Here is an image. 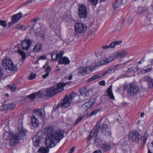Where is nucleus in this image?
<instances>
[{
	"mask_svg": "<svg viewBox=\"0 0 153 153\" xmlns=\"http://www.w3.org/2000/svg\"><path fill=\"white\" fill-rule=\"evenodd\" d=\"M44 131L48 137L45 141L46 146L48 148L54 146L64 137V131H55L52 126H46Z\"/></svg>",
	"mask_w": 153,
	"mask_h": 153,
	"instance_id": "obj_1",
	"label": "nucleus"
},
{
	"mask_svg": "<svg viewBox=\"0 0 153 153\" xmlns=\"http://www.w3.org/2000/svg\"><path fill=\"white\" fill-rule=\"evenodd\" d=\"M26 132V130L22 128L19 133L13 134L11 132H9V142L10 145L14 146L18 144L21 137L25 135Z\"/></svg>",
	"mask_w": 153,
	"mask_h": 153,
	"instance_id": "obj_2",
	"label": "nucleus"
},
{
	"mask_svg": "<svg viewBox=\"0 0 153 153\" xmlns=\"http://www.w3.org/2000/svg\"><path fill=\"white\" fill-rule=\"evenodd\" d=\"M76 96V94L75 92L71 93L69 95V97L68 95H66L64 98L61 100V105H58L56 108H59L60 106L65 108L68 107L70 105L73 99Z\"/></svg>",
	"mask_w": 153,
	"mask_h": 153,
	"instance_id": "obj_3",
	"label": "nucleus"
},
{
	"mask_svg": "<svg viewBox=\"0 0 153 153\" xmlns=\"http://www.w3.org/2000/svg\"><path fill=\"white\" fill-rule=\"evenodd\" d=\"M125 90L128 95L133 96L137 94L139 91V87L133 83H130L125 86Z\"/></svg>",
	"mask_w": 153,
	"mask_h": 153,
	"instance_id": "obj_4",
	"label": "nucleus"
},
{
	"mask_svg": "<svg viewBox=\"0 0 153 153\" xmlns=\"http://www.w3.org/2000/svg\"><path fill=\"white\" fill-rule=\"evenodd\" d=\"M3 67L6 70H8L11 71H16L18 69L16 65H14L13 63L10 59H5L2 62Z\"/></svg>",
	"mask_w": 153,
	"mask_h": 153,
	"instance_id": "obj_5",
	"label": "nucleus"
},
{
	"mask_svg": "<svg viewBox=\"0 0 153 153\" xmlns=\"http://www.w3.org/2000/svg\"><path fill=\"white\" fill-rule=\"evenodd\" d=\"M61 91L60 89L58 88L57 85L56 88L52 87L47 89L43 92L42 95L43 94L44 97L49 98L54 96L58 92Z\"/></svg>",
	"mask_w": 153,
	"mask_h": 153,
	"instance_id": "obj_6",
	"label": "nucleus"
},
{
	"mask_svg": "<svg viewBox=\"0 0 153 153\" xmlns=\"http://www.w3.org/2000/svg\"><path fill=\"white\" fill-rule=\"evenodd\" d=\"M93 70L92 66L87 67L86 68L84 66H80L77 69V74L81 76L90 73Z\"/></svg>",
	"mask_w": 153,
	"mask_h": 153,
	"instance_id": "obj_7",
	"label": "nucleus"
},
{
	"mask_svg": "<svg viewBox=\"0 0 153 153\" xmlns=\"http://www.w3.org/2000/svg\"><path fill=\"white\" fill-rule=\"evenodd\" d=\"M78 13L79 16L81 18H85L87 16L86 7L82 4H80L78 6Z\"/></svg>",
	"mask_w": 153,
	"mask_h": 153,
	"instance_id": "obj_8",
	"label": "nucleus"
},
{
	"mask_svg": "<svg viewBox=\"0 0 153 153\" xmlns=\"http://www.w3.org/2000/svg\"><path fill=\"white\" fill-rule=\"evenodd\" d=\"M101 120H100V121L97 123V124L94 127L93 130L90 133L89 137L87 139L88 141H89L90 139L93 137L94 135H95V137H96L97 136L98 131L100 128L101 121Z\"/></svg>",
	"mask_w": 153,
	"mask_h": 153,
	"instance_id": "obj_9",
	"label": "nucleus"
},
{
	"mask_svg": "<svg viewBox=\"0 0 153 153\" xmlns=\"http://www.w3.org/2000/svg\"><path fill=\"white\" fill-rule=\"evenodd\" d=\"M22 17V14L20 12L12 16L11 21L8 24L9 27L12 26L14 24L18 22Z\"/></svg>",
	"mask_w": 153,
	"mask_h": 153,
	"instance_id": "obj_10",
	"label": "nucleus"
},
{
	"mask_svg": "<svg viewBox=\"0 0 153 153\" xmlns=\"http://www.w3.org/2000/svg\"><path fill=\"white\" fill-rule=\"evenodd\" d=\"M76 31L78 33H82L85 31L87 27L82 23H77L75 25Z\"/></svg>",
	"mask_w": 153,
	"mask_h": 153,
	"instance_id": "obj_11",
	"label": "nucleus"
},
{
	"mask_svg": "<svg viewBox=\"0 0 153 153\" xmlns=\"http://www.w3.org/2000/svg\"><path fill=\"white\" fill-rule=\"evenodd\" d=\"M128 137L130 140L134 141H138L141 138L142 136L137 131H135L130 133Z\"/></svg>",
	"mask_w": 153,
	"mask_h": 153,
	"instance_id": "obj_12",
	"label": "nucleus"
},
{
	"mask_svg": "<svg viewBox=\"0 0 153 153\" xmlns=\"http://www.w3.org/2000/svg\"><path fill=\"white\" fill-rule=\"evenodd\" d=\"M115 57L114 55V56H111L107 58L106 60H103L97 63L96 65L95 66V68L99 66L105 65L106 64L108 63H109L113 60H114L115 59Z\"/></svg>",
	"mask_w": 153,
	"mask_h": 153,
	"instance_id": "obj_13",
	"label": "nucleus"
},
{
	"mask_svg": "<svg viewBox=\"0 0 153 153\" xmlns=\"http://www.w3.org/2000/svg\"><path fill=\"white\" fill-rule=\"evenodd\" d=\"M32 43V41L29 39H25L23 40L21 43L22 49L25 50L29 49Z\"/></svg>",
	"mask_w": 153,
	"mask_h": 153,
	"instance_id": "obj_14",
	"label": "nucleus"
},
{
	"mask_svg": "<svg viewBox=\"0 0 153 153\" xmlns=\"http://www.w3.org/2000/svg\"><path fill=\"white\" fill-rule=\"evenodd\" d=\"M114 55L116 58H123L127 55V53L125 51H120L114 53Z\"/></svg>",
	"mask_w": 153,
	"mask_h": 153,
	"instance_id": "obj_15",
	"label": "nucleus"
},
{
	"mask_svg": "<svg viewBox=\"0 0 153 153\" xmlns=\"http://www.w3.org/2000/svg\"><path fill=\"white\" fill-rule=\"evenodd\" d=\"M120 66L119 64H117L114 66H111L108 70L102 72L103 76H105L112 71H114L117 69V67Z\"/></svg>",
	"mask_w": 153,
	"mask_h": 153,
	"instance_id": "obj_16",
	"label": "nucleus"
},
{
	"mask_svg": "<svg viewBox=\"0 0 153 153\" xmlns=\"http://www.w3.org/2000/svg\"><path fill=\"white\" fill-rule=\"evenodd\" d=\"M70 62V61L68 57L64 56L59 59L58 61V64H63L66 65L69 64Z\"/></svg>",
	"mask_w": 153,
	"mask_h": 153,
	"instance_id": "obj_17",
	"label": "nucleus"
},
{
	"mask_svg": "<svg viewBox=\"0 0 153 153\" xmlns=\"http://www.w3.org/2000/svg\"><path fill=\"white\" fill-rule=\"evenodd\" d=\"M44 111H42V110L40 109H35L33 111V112L37 115L39 118H41L43 120L45 117Z\"/></svg>",
	"mask_w": 153,
	"mask_h": 153,
	"instance_id": "obj_18",
	"label": "nucleus"
},
{
	"mask_svg": "<svg viewBox=\"0 0 153 153\" xmlns=\"http://www.w3.org/2000/svg\"><path fill=\"white\" fill-rule=\"evenodd\" d=\"M142 80L148 82L149 86L150 88L153 87V79L148 76H144L142 78Z\"/></svg>",
	"mask_w": 153,
	"mask_h": 153,
	"instance_id": "obj_19",
	"label": "nucleus"
},
{
	"mask_svg": "<svg viewBox=\"0 0 153 153\" xmlns=\"http://www.w3.org/2000/svg\"><path fill=\"white\" fill-rule=\"evenodd\" d=\"M33 145L36 146H39L41 142V138L40 136H36L32 138Z\"/></svg>",
	"mask_w": 153,
	"mask_h": 153,
	"instance_id": "obj_20",
	"label": "nucleus"
},
{
	"mask_svg": "<svg viewBox=\"0 0 153 153\" xmlns=\"http://www.w3.org/2000/svg\"><path fill=\"white\" fill-rule=\"evenodd\" d=\"M94 103L91 100H90L88 102L85 103L82 107L85 109V111H87L90 108L93 106Z\"/></svg>",
	"mask_w": 153,
	"mask_h": 153,
	"instance_id": "obj_21",
	"label": "nucleus"
},
{
	"mask_svg": "<svg viewBox=\"0 0 153 153\" xmlns=\"http://www.w3.org/2000/svg\"><path fill=\"white\" fill-rule=\"evenodd\" d=\"M31 119L32 124L33 126L36 127L39 125V120L35 115H32Z\"/></svg>",
	"mask_w": 153,
	"mask_h": 153,
	"instance_id": "obj_22",
	"label": "nucleus"
},
{
	"mask_svg": "<svg viewBox=\"0 0 153 153\" xmlns=\"http://www.w3.org/2000/svg\"><path fill=\"white\" fill-rule=\"evenodd\" d=\"M112 86L111 85L107 90V95L108 96L109 98L112 100H114L115 99L113 93L112 91Z\"/></svg>",
	"mask_w": 153,
	"mask_h": 153,
	"instance_id": "obj_23",
	"label": "nucleus"
},
{
	"mask_svg": "<svg viewBox=\"0 0 153 153\" xmlns=\"http://www.w3.org/2000/svg\"><path fill=\"white\" fill-rule=\"evenodd\" d=\"M42 95L40 91H38L36 93H33L30 95H27V97L32 100L35 99L36 97Z\"/></svg>",
	"mask_w": 153,
	"mask_h": 153,
	"instance_id": "obj_24",
	"label": "nucleus"
},
{
	"mask_svg": "<svg viewBox=\"0 0 153 153\" xmlns=\"http://www.w3.org/2000/svg\"><path fill=\"white\" fill-rule=\"evenodd\" d=\"M104 142L102 140L97 138L95 139L94 143L97 146L100 148Z\"/></svg>",
	"mask_w": 153,
	"mask_h": 153,
	"instance_id": "obj_25",
	"label": "nucleus"
},
{
	"mask_svg": "<svg viewBox=\"0 0 153 153\" xmlns=\"http://www.w3.org/2000/svg\"><path fill=\"white\" fill-rule=\"evenodd\" d=\"M71 82L69 81L65 82L59 83L57 84L58 88H60L62 91L64 89V87L67 85L70 84Z\"/></svg>",
	"mask_w": 153,
	"mask_h": 153,
	"instance_id": "obj_26",
	"label": "nucleus"
},
{
	"mask_svg": "<svg viewBox=\"0 0 153 153\" xmlns=\"http://www.w3.org/2000/svg\"><path fill=\"white\" fill-rule=\"evenodd\" d=\"M48 21L50 23V27L53 29L54 27L56 25L55 23V20L53 17L51 16L49 18H48Z\"/></svg>",
	"mask_w": 153,
	"mask_h": 153,
	"instance_id": "obj_27",
	"label": "nucleus"
},
{
	"mask_svg": "<svg viewBox=\"0 0 153 153\" xmlns=\"http://www.w3.org/2000/svg\"><path fill=\"white\" fill-rule=\"evenodd\" d=\"M122 42V41H115L111 42L109 44V48H115L116 45H121Z\"/></svg>",
	"mask_w": 153,
	"mask_h": 153,
	"instance_id": "obj_28",
	"label": "nucleus"
},
{
	"mask_svg": "<svg viewBox=\"0 0 153 153\" xmlns=\"http://www.w3.org/2000/svg\"><path fill=\"white\" fill-rule=\"evenodd\" d=\"M51 71V68L49 66H47L46 68V70L45 71L46 74L43 75L42 76V78L43 79H45L47 77H48L49 76V74Z\"/></svg>",
	"mask_w": 153,
	"mask_h": 153,
	"instance_id": "obj_29",
	"label": "nucleus"
},
{
	"mask_svg": "<svg viewBox=\"0 0 153 153\" xmlns=\"http://www.w3.org/2000/svg\"><path fill=\"white\" fill-rule=\"evenodd\" d=\"M100 148H101L102 150L106 151L110 149L111 146L109 144H105L104 142Z\"/></svg>",
	"mask_w": 153,
	"mask_h": 153,
	"instance_id": "obj_30",
	"label": "nucleus"
},
{
	"mask_svg": "<svg viewBox=\"0 0 153 153\" xmlns=\"http://www.w3.org/2000/svg\"><path fill=\"white\" fill-rule=\"evenodd\" d=\"M49 149L45 147H41L38 150L39 153H48Z\"/></svg>",
	"mask_w": 153,
	"mask_h": 153,
	"instance_id": "obj_31",
	"label": "nucleus"
},
{
	"mask_svg": "<svg viewBox=\"0 0 153 153\" xmlns=\"http://www.w3.org/2000/svg\"><path fill=\"white\" fill-rule=\"evenodd\" d=\"M128 68V71L129 72H135L140 69V68H138L137 65L136 66L135 65H133L132 67H131L130 68Z\"/></svg>",
	"mask_w": 153,
	"mask_h": 153,
	"instance_id": "obj_32",
	"label": "nucleus"
},
{
	"mask_svg": "<svg viewBox=\"0 0 153 153\" xmlns=\"http://www.w3.org/2000/svg\"><path fill=\"white\" fill-rule=\"evenodd\" d=\"M146 9L143 7H139L136 10V12L139 15H141L143 13L145 10Z\"/></svg>",
	"mask_w": 153,
	"mask_h": 153,
	"instance_id": "obj_33",
	"label": "nucleus"
},
{
	"mask_svg": "<svg viewBox=\"0 0 153 153\" xmlns=\"http://www.w3.org/2000/svg\"><path fill=\"white\" fill-rule=\"evenodd\" d=\"M101 132L105 136H109L111 134V129L110 128H108L104 130H102Z\"/></svg>",
	"mask_w": 153,
	"mask_h": 153,
	"instance_id": "obj_34",
	"label": "nucleus"
},
{
	"mask_svg": "<svg viewBox=\"0 0 153 153\" xmlns=\"http://www.w3.org/2000/svg\"><path fill=\"white\" fill-rule=\"evenodd\" d=\"M103 76H103L102 73L100 74L99 75H97L96 76L94 75L92 77L88 79V82H91L92 81L94 80L97 78H98L101 77H102Z\"/></svg>",
	"mask_w": 153,
	"mask_h": 153,
	"instance_id": "obj_35",
	"label": "nucleus"
},
{
	"mask_svg": "<svg viewBox=\"0 0 153 153\" xmlns=\"http://www.w3.org/2000/svg\"><path fill=\"white\" fill-rule=\"evenodd\" d=\"M41 45L40 43L37 44L33 49V50L35 52H39L41 51Z\"/></svg>",
	"mask_w": 153,
	"mask_h": 153,
	"instance_id": "obj_36",
	"label": "nucleus"
},
{
	"mask_svg": "<svg viewBox=\"0 0 153 153\" xmlns=\"http://www.w3.org/2000/svg\"><path fill=\"white\" fill-rule=\"evenodd\" d=\"M51 57L53 60L54 61L59 59L58 53L57 52H54L51 55Z\"/></svg>",
	"mask_w": 153,
	"mask_h": 153,
	"instance_id": "obj_37",
	"label": "nucleus"
},
{
	"mask_svg": "<svg viewBox=\"0 0 153 153\" xmlns=\"http://www.w3.org/2000/svg\"><path fill=\"white\" fill-rule=\"evenodd\" d=\"M18 53L22 56V60L25 59V58L26 55L25 53L22 50H19L18 51Z\"/></svg>",
	"mask_w": 153,
	"mask_h": 153,
	"instance_id": "obj_38",
	"label": "nucleus"
},
{
	"mask_svg": "<svg viewBox=\"0 0 153 153\" xmlns=\"http://www.w3.org/2000/svg\"><path fill=\"white\" fill-rule=\"evenodd\" d=\"M108 128H110L108 126V125L106 124L105 122L102 123L101 127L100 128V132L102 131V130H104L105 129Z\"/></svg>",
	"mask_w": 153,
	"mask_h": 153,
	"instance_id": "obj_39",
	"label": "nucleus"
},
{
	"mask_svg": "<svg viewBox=\"0 0 153 153\" xmlns=\"http://www.w3.org/2000/svg\"><path fill=\"white\" fill-rule=\"evenodd\" d=\"M121 3V0H116V2L113 4V7L114 9L117 8L120 4Z\"/></svg>",
	"mask_w": 153,
	"mask_h": 153,
	"instance_id": "obj_40",
	"label": "nucleus"
},
{
	"mask_svg": "<svg viewBox=\"0 0 153 153\" xmlns=\"http://www.w3.org/2000/svg\"><path fill=\"white\" fill-rule=\"evenodd\" d=\"M0 25L3 27H5L7 25V22L5 21L1 20L0 19Z\"/></svg>",
	"mask_w": 153,
	"mask_h": 153,
	"instance_id": "obj_41",
	"label": "nucleus"
},
{
	"mask_svg": "<svg viewBox=\"0 0 153 153\" xmlns=\"http://www.w3.org/2000/svg\"><path fill=\"white\" fill-rule=\"evenodd\" d=\"M100 110L98 109H95L93 110L91 113L90 116L94 115L96 114Z\"/></svg>",
	"mask_w": 153,
	"mask_h": 153,
	"instance_id": "obj_42",
	"label": "nucleus"
},
{
	"mask_svg": "<svg viewBox=\"0 0 153 153\" xmlns=\"http://www.w3.org/2000/svg\"><path fill=\"white\" fill-rule=\"evenodd\" d=\"M7 106L8 108L12 109L15 107V105L13 103H10L8 104Z\"/></svg>",
	"mask_w": 153,
	"mask_h": 153,
	"instance_id": "obj_43",
	"label": "nucleus"
},
{
	"mask_svg": "<svg viewBox=\"0 0 153 153\" xmlns=\"http://www.w3.org/2000/svg\"><path fill=\"white\" fill-rule=\"evenodd\" d=\"M36 75L35 73H31L30 75L28 77V79L29 80H32L35 77Z\"/></svg>",
	"mask_w": 153,
	"mask_h": 153,
	"instance_id": "obj_44",
	"label": "nucleus"
},
{
	"mask_svg": "<svg viewBox=\"0 0 153 153\" xmlns=\"http://www.w3.org/2000/svg\"><path fill=\"white\" fill-rule=\"evenodd\" d=\"M4 71L3 68L0 66V79L2 78L4 75Z\"/></svg>",
	"mask_w": 153,
	"mask_h": 153,
	"instance_id": "obj_45",
	"label": "nucleus"
},
{
	"mask_svg": "<svg viewBox=\"0 0 153 153\" xmlns=\"http://www.w3.org/2000/svg\"><path fill=\"white\" fill-rule=\"evenodd\" d=\"M15 28L20 30H23V26L20 24H18L16 25Z\"/></svg>",
	"mask_w": 153,
	"mask_h": 153,
	"instance_id": "obj_46",
	"label": "nucleus"
},
{
	"mask_svg": "<svg viewBox=\"0 0 153 153\" xmlns=\"http://www.w3.org/2000/svg\"><path fill=\"white\" fill-rule=\"evenodd\" d=\"M8 87L13 91H14L16 89V86L15 85H8Z\"/></svg>",
	"mask_w": 153,
	"mask_h": 153,
	"instance_id": "obj_47",
	"label": "nucleus"
},
{
	"mask_svg": "<svg viewBox=\"0 0 153 153\" xmlns=\"http://www.w3.org/2000/svg\"><path fill=\"white\" fill-rule=\"evenodd\" d=\"M84 117H79L76 120L74 125L80 122L81 120Z\"/></svg>",
	"mask_w": 153,
	"mask_h": 153,
	"instance_id": "obj_48",
	"label": "nucleus"
},
{
	"mask_svg": "<svg viewBox=\"0 0 153 153\" xmlns=\"http://www.w3.org/2000/svg\"><path fill=\"white\" fill-rule=\"evenodd\" d=\"M91 1L92 4L94 5H96L98 2V0H89Z\"/></svg>",
	"mask_w": 153,
	"mask_h": 153,
	"instance_id": "obj_49",
	"label": "nucleus"
},
{
	"mask_svg": "<svg viewBox=\"0 0 153 153\" xmlns=\"http://www.w3.org/2000/svg\"><path fill=\"white\" fill-rule=\"evenodd\" d=\"M64 53V52L62 51H60V53L59 54L58 53V55L59 56V58L60 59V58H62L63 55Z\"/></svg>",
	"mask_w": 153,
	"mask_h": 153,
	"instance_id": "obj_50",
	"label": "nucleus"
},
{
	"mask_svg": "<svg viewBox=\"0 0 153 153\" xmlns=\"http://www.w3.org/2000/svg\"><path fill=\"white\" fill-rule=\"evenodd\" d=\"M83 91L84 92V93H83V95H84V96L85 97H86L88 95V91H87L85 89Z\"/></svg>",
	"mask_w": 153,
	"mask_h": 153,
	"instance_id": "obj_51",
	"label": "nucleus"
},
{
	"mask_svg": "<svg viewBox=\"0 0 153 153\" xmlns=\"http://www.w3.org/2000/svg\"><path fill=\"white\" fill-rule=\"evenodd\" d=\"M75 146L72 147L71 149H70L68 152V153H72L74 151Z\"/></svg>",
	"mask_w": 153,
	"mask_h": 153,
	"instance_id": "obj_52",
	"label": "nucleus"
},
{
	"mask_svg": "<svg viewBox=\"0 0 153 153\" xmlns=\"http://www.w3.org/2000/svg\"><path fill=\"white\" fill-rule=\"evenodd\" d=\"M128 23L129 24H131L132 22V20L131 18H128L127 20Z\"/></svg>",
	"mask_w": 153,
	"mask_h": 153,
	"instance_id": "obj_53",
	"label": "nucleus"
},
{
	"mask_svg": "<svg viewBox=\"0 0 153 153\" xmlns=\"http://www.w3.org/2000/svg\"><path fill=\"white\" fill-rule=\"evenodd\" d=\"M46 58V56L45 55H43L40 56L39 57V59H45Z\"/></svg>",
	"mask_w": 153,
	"mask_h": 153,
	"instance_id": "obj_54",
	"label": "nucleus"
},
{
	"mask_svg": "<svg viewBox=\"0 0 153 153\" xmlns=\"http://www.w3.org/2000/svg\"><path fill=\"white\" fill-rule=\"evenodd\" d=\"M72 76H73L72 74H70L68 77H67V76H66L65 78H68V80H70L72 79Z\"/></svg>",
	"mask_w": 153,
	"mask_h": 153,
	"instance_id": "obj_55",
	"label": "nucleus"
},
{
	"mask_svg": "<svg viewBox=\"0 0 153 153\" xmlns=\"http://www.w3.org/2000/svg\"><path fill=\"white\" fill-rule=\"evenodd\" d=\"M40 19V18L39 17H37L34 19L33 20V21L34 22H37L38 20Z\"/></svg>",
	"mask_w": 153,
	"mask_h": 153,
	"instance_id": "obj_56",
	"label": "nucleus"
},
{
	"mask_svg": "<svg viewBox=\"0 0 153 153\" xmlns=\"http://www.w3.org/2000/svg\"><path fill=\"white\" fill-rule=\"evenodd\" d=\"M99 83L100 85L102 86H104L105 85V82L104 80H102V81L100 82Z\"/></svg>",
	"mask_w": 153,
	"mask_h": 153,
	"instance_id": "obj_57",
	"label": "nucleus"
},
{
	"mask_svg": "<svg viewBox=\"0 0 153 153\" xmlns=\"http://www.w3.org/2000/svg\"><path fill=\"white\" fill-rule=\"evenodd\" d=\"M151 69H152L151 68H146V69H145V71L146 73H147L148 72H149L151 70Z\"/></svg>",
	"mask_w": 153,
	"mask_h": 153,
	"instance_id": "obj_58",
	"label": "nucleus"
},
{
	"mask_svg": "<svg viewBox=\"0 0 153 153\" xmlns=\"http://www.w3.org/2000/svg\"><path fill=\"white\" fill-rule=\"evenodd\" d=\"M125 20L124 19H123L121 21V26H123L124 23L125 22Z\"/></svg>",
	"mask_w": 153,
	"mask_h": 153,
	"instance_id": "obj_59",
	"label": "nucleus"
},
{
	"mask_svg": "<svg viewBox=\"0 0 153 153\" xmlns=\"http://www.w3.org/2000/svg\"><path fill=\"white\" fill-rule=\"evenodd\" d=\"M102 48L104 49H105L106 48H109V45H104L102 46Z\"/></svg>",
	"mask_w": 153,
	"mask_h": 153,
	"instance_id": "obj_60",
	"label": "nucleus"
},
{
	"mask_svg": "<svg viewBox=\"0 0 153 153\" xmlns=\"http://www.w3.org/2000/svg\"><path fill=\"white\" fill-rule=\"evenodd\" d=\"M147 137H144V139L143 140V143L144 144L146 142V141L147 140Z\"/></svg>",
	"mask_w": 153,
	"mask_h": 153,
	"instance_id": "obj_61",
	"label": "nucleus"
},
{
	"mask_svg": "<svg viewBox=\"0 0 153 153\" xmlns=\"http://www.w3.org/2000/svg\"><path fill=\"white\" fill-rule=\"evenodd\" d=\"M93 153H102L101 151H100L99 150H97L96 151H95Z\"/></svg>",
	"mask_w": 153,
	"mask_h": 153,
	"instance_id": "obj_62",
	"label": "nucleus"
},
{
	"mask_svg": "<svg viewBox=\"0 0 153 153\" xmlns=\"http://www.w3.org/2000/svg\"><path fill=\"white\" fill-rule=\"evenodd\" d=\"M148 135V134L147 133V132H146L144 134V137H146L147 138Z\"/></svg>",
	"mask_w": 153,
	"mask_h": 153,
	"instance_id": "obj_63",
	"label": "nucleus"
},
{
	"mask_svg": "<svg viewBox=\"0 0 153 153\" xmlns=\"http://www.w3.org/2000/svg\"><path fill=\"white\" fill-rule=\"evenodd\" d=\"M141 73L142 74H144L146 73L145 71V70H143L140 71Z\"/></svg>",
	"mask_w": 153,
	"mask_h": 153,
	"instance_id": "obj_64",
	"label": "nucleus"
}]
</instances>
